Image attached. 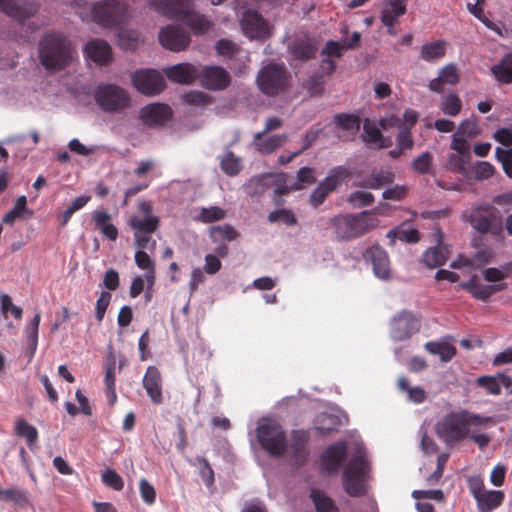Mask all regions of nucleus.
<instances>
[{
  "mask_svg": "<svg viewBox=\"0 0 512 512\" xmlns=\"http://www.w3.org/2000/svg\"><path fill=\"white\" fill-rule=\"evenodd\" d=\"M74 48L71 40L63 33L50 31L39 41L38 56L47 71H61L73 59Z\"/></svg>",
  "mask_w": 512,
  "mask_h": 512,
  "instance_id": "1",
  "label": "nucleus"
},
{
  "mask_svg": "<svg viewBox=\"0 0 512 512\" xmlns=\"http://www.w3.org/2000/svg\"><path fill=\"white\" fill-rule=\"evenodd\" d=\"M370 470L366 450L359 445L353 452L343 471V485L351 497H359L367 492L366 480Z\"/></svg>",
  "mask_w": 512,
  "mask_h": 512,
  "instance_id": "2",
  "label": "nucleus"
},
{
  "mask_svg": "<svg viewBox=\"0 0 512 512\" xmlns=\"http://www.w3.org/2000/svg\"><path fill=\"white\" fill-rule=\"evenodd\" d=\"M330 223L335 229L337 239L349 241L376 228L379 220L370 211H362L358 214L335 216Z\"/></svg>",
  "mask_w": 512,
  "mask_h": 512,
  "instance_id": "3",
  "label": "nucleus"
},
{
  "mask_svg": "<svg viewBox=\"0 0 512 512\" xmlns=\"http://www.w3.org/2000/svg\"><path fill=\"white\" fill-rule=\"evenodd\" d=\"M470 432V420L465 411L450 412L435 424V433L447 446L453 447Z\"/></svg>",
  "mask_w": 512,
  "mask_h": 512,
  "instance_id": "4",
  "label": "nucleus"
},
{
  "mask_svg": "<svg viewBox=\"0 0 512 512\" xmlns=\"http://www.w3.org/2000/svg\"><path fill=\"white\" fill-rule=\"evenodd\" d=\"M259 444L270 456L282 457L287 450V437L282 426L274 421L261 423L256 428Z\"/></svg>",
  "mask_w": 512,
  "mask_h": 512,
  "instance_id": "5",
  "label": "nucleus"
},
{
  "mask_svg": "<svg viewBox=\"0 0 512 512\" xmlns=\"http://www.w3.org/2000/svg\"><path fill=\"white\" fill-rule=\"evenodd\" d=\"M94 99L97 105L108 113H121L131 104L128 92L115 84L99 85L95 89Z\"/></svg>",
  "mask_w": 512,
  "mask_h": 512,
  "instance_id": "6",
  "label": "nucleus"
},
{
  "mask_svg": "<svg viewBox=\"0 0 512 512\" xmlns=\"http://www.w3.org/2000/svg\"><path fill=\"white\" fill-rule=\"evenodd\" d=\"M351 170L345 166H337L333 168L329 175L325 177L313 190L310 195L309 202L317 208L324 203L327 196L342 185L350 176Z\"/></svg>",
  "mask_w": 512,
  "mask_h": 512,
  "instance_id": "7",
  "label": "nucleus"
},
{
  "mask_svg": "<svg viewBox=\"0 0 512 512\" xmlns=\"http://www.w3.org/2000/svg\"><path fill=\"white\" fill-rule=\"evenodd\" d=\"M287 79L285 67L271 63L260 70L257 84L265 95L275 96L286 88Z\"/></svg>",
  "mask_w": 512,
  "mask_h": 512,
  "instance_id": "8",
  "label": "nucleus"
},
{
  "mask_svg": "<svg viewBox=\"0 0 512 512\" xmlns=\"http://www.w3.org/2000/svg\"><path fill=\"white\" fill-rule=\"evenodd\" d=\"M93 20L104 27H112L122 23L127 14L125 5L117 0H104L93 6Z\"/></svg>",
  "mask_w": 512,
  "mask_h": 512,
  "instance_id": "9",
  "label": "nucleus"
},
{
  "mask_svg": "<svg viewBox=\"0 0 512 512\" xmlns=\"http://www.w3.org/2000/svg\"><path fill=\"white\" fill-rule=\"evenodd\" d=\"M132 82L141 94L157 95L166 87L163 76L155 69H142L133 73Z\"/></svg>",
  "mask_w": 512,
  "mask_h": 512,
  "instance_id": "10",
  "label": "nucleus"
},
{
  "mask_svg": "<svg viewBox=\"0 0 512 512\" xmlns=\"http://www.w3.org/2000/svg\"><path fill=\"white\" fill-rule=\"evenodd\" d=\"M190 34L181 25H168L159 32V42L171 51L185 50L190 44Z\"/></svg>",
  "mask_w": 512,
  "mask_h": 512,
  "instance_id": "11",
  "label": "nucleus"
},
{
  "mask_svg": "<svg viewBox=\"0 0 512 512\" xmlns=\"http://www.w3.org/2000/svg\"><path fill=\"white\" fill-rule=\"evenodd\" d=\"M200 84L209 90H223L231 82L230 74L220 66H205L198 70Z\"/></svg>",
  "mask_w": 512,
  "mask_h": 512,
  "instance_id": "12",
  "label": "nucleus"
},
{
  "mask_svg": "<svg viewBox=\"0 0 512 512\" xmlns=\"http://www.w3.org/2000/svg\"><path fill=\"white\" fill-rule=\"evenodd\" d=\"M420 327L419 320L408 311H401L391 322V334L397 341L409 339Z\"/></svg>",
  "mask_w": 512,
  "mask_h": 512,
  "instance_id": "13",
  "label": "nucleus"
},
{
  "mask_svg": "<svg viewBox=\"0 0 512 512\" xmlns=\"http://www.w3.org/2000/svg\"><path fill=\"white\" fill-rule=\"evenodd\" d=\"M348 455L347 443L345 441H337L329 445L321 455V467L328 474L337 473Z\"/></svg>",
  "mask_w": 512,
  "mask_h": 512,
  "instance_id": "14",
  "label": "nucleus"
},
{
  "mask_svg": "<svg viewBox=\"0 0 512 512\" xmlns=\"http://www.w3.org/2000/svg\"><path fill=\"white\" fill-rule=\"evenodd\" d=\"M241 26L250 39H264L270 35L267 21L256 11H247L241 20Z\"/></svg>",
  "mask_w": 512,
  "mask_h": 512,
  "instance_id": "15",
  "label": "nucleus"
},
{
  "mask_svg": "<svg viewBox=\"0 0 512 512\" xmlns=\"http://www.w3.org/2000/svg\"><path fill=\"white\" fill-rule=\"evenodd\" d=\"M37 10V5L32 1H25L20 4V0H0V11L19 23H24L25 20L34 16Z\"/></svg>",
  "mask_w": 512,
  "mask_h": 512,
  "instance_id": "16",
  "label": "nucleus"
},
{
  "mask_svg": "<svg viewBox=\"0 0 512 512\" xmlns=\"http://www.w3.org/2000/svg\"><path fill=\"white\" fill-rule=\"evenodd\" d=\"M380 20L388 28L390 35H395L394 26L398 18L406 13L407 0H384Z\"/></svg>",
  "mask_w": 512,
  "mask_h": 512,
  "instance_id": "17",
  "label": "nucleus"
},
{
  "mask_svg": "<svg viewBox=\"0 0 512 512\" xmlns=\"http://www.w3.org/2000/svg\"><path fill=\"white\" fill-rule=\"evenodd\" d=\"M172 116L171 108L162 103L149 104L140 111L144 124L152 127L165 124Z\"/></svg>",
  "mask_w": 512,
  "mask_h": 512,
  "instance_id": "18",
  "label": "nucleus"
},
{
  "mask_svg": "<svg viewBox=\"0 0 512 512\" xmlns=\"http://www.w3.org/2000/svg\"><path fill=\"white\" fill-rule=\"evenodd\" d=\"M364 258L370 261L373 266L374 274L381 279H388L390 276V262L387 252L376 245L369 248L364 253Z\"/></svg>",
  "mask_w": 512,
  "mask_h": 512,
  "instance_id": "19",
  "label": "nucleus"
},
{
  "mask_svg": "<svg viewBox=\"0 0 512 512\" xmlns=\"http://www.w3.org/2000/svg\"><path fill=\"white\" fill-rule=\"evenodd\" d=\"M143 387L145 388L147 395L155 405L163 403L162 394V377L161 373L155 366H149L143 377Z\"/></svg>",
  "mask_w": 512,
  "mask_h": 512,
  "instance_id": "20",
  "label": "nucleus"
},
{
  "mask_svg": "<svg viewBox=\"0 0 512 512\" xmlns=\"http://www.w3.org/2000/svg\"><path fill=\"white\" fill-rule=\"evenodd\" d=\"M460 286L474 298L487 301L496 292L504 290L507 285L506 283L484 285L478 281L477 275H473L467 282H462Z\"/></svg>",
  "mask_w": 512,
  "mask_h": 512,
  "instance_id": "21",
  "label": "nucleus"
},
{
  "mask_svg": "<svg viewBox=\"0 0 512 512\" xmlns=\"http://www.w3.org/2000/svg\"><path fill=\"white\" fill-rule=\"evenodd\" d=\"M317 50L316 41L308 36H302L294 39L289 46V53L293 59L301 62H306L315 58Z\"/></svg>",
  "mask_w": 512,
  "mask_h": 512,
  "instance_id": "22",
  "label": "nucleus"
},
{
  "mask_svg": "<svg viewBox=\"0 0 512 512\" xmlns=\"http://www.w3.org/2000/svg\"><path fill=\"white\" fill-rule=\"evenodd\" d=\"M395 180V174L391 169L374 170L367 177L354 183V186L364 189L378 190L390 186Z\"/></svg>",
  "mask_w": 512,
  "mask_h": 512,
  "instance_id": "23",
  "label": "nucleus"
},
{
  "mask_svg": "<svg viewBox=\"0 0 512 512\" xmlns=\"http://www.w3.org/2000/svg\"><path fill=\"white\" fill-rule=\"evenodd\" d=\"M198 70L190 63H180L167 68L165 73L171 81L182 85H189L198 79Z\"/></svg>",
  "mask_w": 512,
  "mask_h": 512,
  "instance_id": "24",
  "label": "nucleus"
},
{
  "mask_svg": "<svg viewBox=\"0 0 512 512\" xmlns=\"http://www.w3.org/2000/svg\"><path fill=\"white\" fill-rule=\"evenodd\" d=\"M87 57L99 65H106L112 59L111 46L102 39H93L85 47Z\"/></svg>",
  "mask_w": 512,
  "mask_h": 512,
  "instance_id": "25",
  "label": "nucleus"
},
{
  "mask_svg": "<svg viewBox=\"0 0 512 512\" xmlns=\"http://www.w3.org/2000/svg\"><path fill=\"white\" fill-rule=\"evenodd\" d=\"M92 220L95 228L108 240L116 241L119 232L117 227L112 223L111 215L105 210H95L92 213Z\"/></svg>",
  "mask_w": 512,
  "mask_h": 512,
  "instance_id": "26",
  "label": "nucleus"
},
{
  "mask_svg": "<svg viewBox=\"0 0 512 512\" xmlns=\"http://www.w3.org/2000/svg\"><path fill=\"white\" fill-rule=\"evenodd\" d=\"M491 74L500 84L512 83V52L502 56L500 61L490 68Z\"/></svg>",
  "mask_w": 512,
  "mask_h": 512,
  "instance_id": "27",
  "label": "nucleus"
},
{
  "mask_svg": "<svg viewBox=\"0 0 512 512\" xmlns=\"http://www.w3.org/2000/svg\"><path fill=\"white\" fill-rule=\"evenodd\" d=\"M448 248L439 241V243L431 248H428L423 256L422 261L428 268H437L446 263L448 260Z\"/></svg>",
  "mask_w": 512,
  "mask_h": 512,
  "instance_id": "28",
  "label": "nucleus"
},
{
  "mask_svg": "<svg viewBox=\"0 0 512 512\" xmlns=\"http://www.w3.org/2000/svg\"><path fill=\"white\" fill-rule=\"evenodd\" d=\"M236 142L237 139L227 146L225 154L220 159L221 170L230 177L237 176L243 168L242 159L230 150Z\"/></svg>",
  "mask_w": 512,
  "mask_h": 512,
  "instance_id": "29",
  "label": "nucleus"
},
{
  "mask_svg": "<svg viewBox=\"0 0 512 512\" xmlns=\"http://www.w3.org/2000/svg\"><path fill=\"white\" fill-rule=\"evenodd\" d=\"M447 50V43L444 40H436L425 43L420 49V58L426 62H437L442 59Z\"/></svg>",
  "mask_w": 512,
  "mask_h": 512,
  "instance_id": "30",
  "label": "nucleus"
},
{
  "mask_svg": "<svg viewBox=\"0 0 512 512\" xmlns=\"http://www.w3.org/2000/svg\"><path fill=\"white\" fill-rule=\"evenodd\" d=\"M504 497L505 495L502 491L486 490L481 495H477L475 500L481 512H491L502 504Z\"/></svg>",
  "mask_w": 512,
  "mask_h": 512,
  "instance_id": "31",
  "label": "nucleus"
},
{
  "mask_svg": "<svg viewBox=\"0 0 512 512\" xmlns=\"http://www.w3.org/2000/svg\"><path fill=\"white\" fill-rule=\"evenodd\" d=\"M160 219L155 215H147L144 218L132 216L129 219V226L133 232L138 233H154L158 230Z\"/></svg>",
  "mask_w": 512,
  "mask_h": 512,
  "instance_id": "32",
  "label": "nucleus"
},
{
  "mask_svg": "<svg viewBox=\"0 0 512 512\" xmlns=\"http://www.w3.org/2000/svg\"><path fill=\"white\" fill-rule=\"evenodd\" d=\"M310 498L316 512H340L334 500L320 489L313 488L310 491Z\"/></svg>",
  "mask_w": 512,
  "mask_h": 512,
  "instance_id": "33",
  "label": "nucleus"
},
{
  "mask_svg": "<svg viewBox=\"0 0 512 512\" xmlns=\"http://www.w3.org/2000/svg\"><path fill=\"white\" fill-rule=\"evenodd\" d=\"M41 321V313L34 315L33 319L26 325L24 333L27 347L29 349V358H33L38 346V331Z\"/></svg>",
  "mask_w": 512,
  "mask_h": 512,
  "instance_id": "34",
  "label": "nucleus"
},
{
  "mask_svg": "<svg viewBox=\"0 0 512 512\" xmlns=\"http://www.w3.org/2000/svg\"><path fill=\"white\" fill-rule=\"evenodd\" d=\"M424 348L432 355H439L442 362H449L456 355V348L448 342L430 341Z\"/></svg>",
  "mask_w": 512,
  "mask_h": 512,
  "instance_id": "35",
  "label": "nucleus"
},
{
  "mask_svg": "<svg viewBox=\"0 0 512 512\" xmlns=\"http://www.w3.org/2000/svg\"><path fill=\"white\" fill-rule=\"evenodd\" d=\"M338 424V417L329 413H321L314 421V428L320 436H326L336 431Z\"/></svg>",
  "mask_w": 512,
  "mask_h": 512,
  "instance_id": "36",
  "label": "nucleus"
},
{
  "mask_svg": "<svg viewBox=\"0 0 512 512\" xmlns=\"http://www.w3.org/2000/svg\"><path fill=\"white\" fill-rule=\"evenodd\" d=\"M209 235L214 243L230 242L239 237L238 231L228 224L211 227Z\"/></svg>",
  "mask_w": 512,
  "mask_h": 512,
  "instance_id": "37",
  "label": "nucleus"
},
{
  "mask_svg": "<svg viewBox=\"0 0 512 512\" xmlns=\"http://www.w3.org/2000/svg\"><path fill=\"white\" fill-rule=\"evenodd\" d=\"M15 432L19 437L26 439L31 450L34 449L38 440V431L33 425L20 418L15 423Z\"/></svg>",
  "mask_w": 512,
  "mask_h": 512,
  "instance_id": "38",
  "label": "nucleus"
},
{
  "mask_svg": "<svg viewBox=\"0 0 512 512\" xmlns=\"http://www.w3.org/2000/svg\"><path fill=\"white\" fill-rule=\"evenodd\" d=\"M118 45L126 51L135 50L140 43V34L133 29L121 28L117 33Z\"/></svg>",
  "mask_w": 512,
  "mask_h": 512,
  "instance_id": "39",
  "label": "nucleus"
},
{
  "mask_svg": "<svg viewBox=\"0 0 512 512\" xmlns=\"http://www.w3.org/2000/svg\"><path fill=\"white\" fill-rule=\"evenodd\" d=\"M308 440L309 437L305 431H293L290 448L297 461H303L306 458V445Z\"/></svg>",
  "mask_w": 512,
  "mask_h": 512,
  "instance_id": "40",
  "label": "nucleus"
},
{
  "mask_svg": "<svg viewBox=\"0 0 512 512\" xmlns=\"http://www.w3.org/2000/svg\"><path fill=\"white\" fill-rule=\"evenodd\" d=\"M470 223L472 227L481 234L491 232L494 235L501 234L502 228L499 226L491 229V218L483 213L476 212L471 215Z\"/></svg>",
  "mask_w": 512,
  "mask_h": 512,
  "instance_id": "41",
  "label": "nucleus"
},
{
  "mask_svg": "<svg viewBox=\"0 0 512 512\" xmlns=\"http://www.w3.org/2000/svg\"><path fill=\"white\" fill-rule=\"evenodd\" d=\"M287 140L286 134L272 135L264 140H255V145L259 152L269 154L281 147Z\"/></svg>",
  "mask_w": 512,
  "mask_h": 512,
  "instance_id": "42",
  "label": "nucleus"
},
{
  "mask_svg": "<svg viewBox=\"0 0 512 512\" xmlns=\"http://www.w3.org/2000/svg\"><path fill=\"white\" fill-rule=\"evenodd\" d=\"M334 122L337 126L344 130L356 133L360 129L361 119L354 114L339 113L334 117Z\"/></svg>",
  "mask_w": 512,
  "mask_h": 512,
  "instance_id": "43",
  "label": "nucleus"
},
{
  "mask_svg": "<svg viewBox=\"0 0 512 512\" xmlns=\"http://www.w3.org/2000/svg\"><path fill=\"white\" fill-rule=\"evenodd\" d=\"M134 258L136 265L140 269L146 271V279L148 281H153L155 274V264L150 256L144 250H138L136 251Z\"/></svg>",
  "mask_w": 512,
  "mask_h": 512,
  "instance_id": "44",
  "label": "nucleus"
},
{
  "mask_svg": "<svg viewBox=\"0 0 512 512\" xmlns=\"http://www.w3.org/2000/svg\"><path fill=\"white\" fill-rule=\"evenodd\" d=\"M398 387L400 390L407 392L408 397L415 403H423L426 399V393L421 387H410L406 377L398 379Z\"/></svg>",
  "mask_w": 512,
  "mask_h": 512,
  "instance_id": "45",
  "label": "nucleus"
},
{
  "mask_svg": "<svg viewBox=\"0 0 512 512\" xmlns=\"http://www.w3.org/2000/svg\"><path fill=\"white\" fill-rule=\"evenodd\" d=\"M387 237L390 239V244L394 245L395 240L399 239L407 243H416L420 240L419 231L416 229L410 230H390L387 233Z\"/></svg>",
  "mask_w": 512,
  "mask_h": 512,
  "instance_id": "46",
  "label": "nucleus"
},
{
  "mask_svg": "<svg viewBox=\"0 0 512 512\" xmlns=\"http://www.w3.org/2000/svg\"><path fill=\"white\" fill-rule=\"evenodd\" d=\"M25 211H27V199L25 196H20L17 198L14 207L3 217L2 222L12 225Z\"/></svg>",
  "mask_w": 512,
  "mask_h": 512,
  "instance_id": "47",
  "label": "nucleus"
},
{
  "mask_svg": "<svg viewBox=\"0 0 512 512\" xmlns=\"http://www.w3.org/2000/svg\"><path fill=\"white\" fill-rule=\"evenodd\" d=\"M510 273H512V262L503 265L501 269L494 267L485 269L484 279L488 282H501Z\"/></svg>",
  "mask_w": 512,
  "mask_h": 512,
  "instance_id": "48",
  "label": "nucleus"
},
{
  "mask_svg": "<svg viewBox=\"0 0 512 512\" xmlns=\"http://www.w3.org/2000/svg\"><path fill=\"white\" fill-rule=\"evenodd\" d=\"M268 221L271 223L283 222L287 226H294L297 224L295 214L288 209H277L269 213Z\"/></svg>",
  "mask_w": 512,
  "mask_h": 512,
  "instance_id": "49",
  "label": "nucleus"
},
{
  "mask_svg": "<svg viewBox=\"0 0 512 512\" xmlns=\"http://www.w3.org/2000/svg\"><path fill=\"white\" fill-rule=\"evenodd\" d=\"M462 102L458 95L448 94L442 101L441 110L444 114L449 116H456L460 113Z\"/></svg>",
  "mask_w": 512,
  "mask_h": 512,
  "instance_id": "50",
  "label": "nucleus"
},
{
  "mask_svg": "<svg viewBox=\"0 0 512 512\" xmlns=\"http://www.w3.org/2000/svg\"><path fill=\"white\" fill-rule=\"evenodd\" d=\"M374 200L372 193L359 190L352 192L347 198L349 204L358 208L370 206L374 203Z\"/></svg>",
  "mask_w": 512,
  "mask_h": 512,
  "instance_id": "51",
  "label": "nucleus"
},
{
  "mask_svg": "<svg viewBox=\"0 0 512 512\" xmlns=\"http://www.w3.org/2000/svg\"><path fill=\"white\" fill-rule=\"evenodd\" d=\"M316 178L314 175V170L309 167H302L297 172V180L291 186L292 190H301L305 185H310L315 182Z\"/></svg>",
  "mask_w": 512,
  "mask_h": 512,
  "instance_id": "52",
  "label": "nucleus"
},
{
  "mask_svg": "<svg viewBox=\"0 0 512 512\" xmlns=\"http://www.w3.org/2000/svg\"><path fill=\"white\" fill-rule=\"evenodd\" d=\"M216 51L219 55L232 59L240 52V48L231 40L221 39L216 44Z\"/></svg>",
  "mask_w": 512,
  "mask_h": 512,
  "instance_id": "53",
  "label": "nucleus"
},
{
  "mask_svg": "<svg viewBox=\"0 0 512 512\" xmlns=\"http://www.w3.org/2000/svg\"><path fill=\"white\" fill-rule=\"evenodd\" d=\"M496 159L502 164L505 174L512 179V149H503L497 147L495 149Z\"/></svg>",
  "mask_w": 512,
  "mask_h": 512,
  "instance_id": "54",
  "label": "nucleus"
},
{
  "mask_svg": "<svg viewBox=\"0 0 512 512\" xmlns=\"http://www.w3.org/2000/svg\"><path fill=\"white\" fill-rule=\"evenodd\" d=\"M187 23L196 34L209 30L211 23L203 15L191 14L187 16Z\"/></svg>",
  "mask_w": 512,
  "mask_h": 512,
  "instance_id": "55",
  "label": "nucleus"
},
{
  "mask_svg": "<svg viewBox=\"0 0 512 512\" xmlns=\"http://www.w3.org/2000/svg\"><path fill=\"white\" fill-rule=\"evenodd\" d=\"M432 162L433 157L431 153L426 151L413 160L412 168L420 174H428L430 172Z\"/></svg>",
  "mask_w": 512,
  "mask_h": 512,
  "instance_id": "56",
  "label": "nucleus"
},
{
  "mask_svg": "<svg viewBox=\"0 0 512 512\" xmlns=\"http://www.w3.org/2000/svg\"><path fill=\"white\" fill-rule=\"evenodd\" d=\"M102 482L106 486H108L116 491H120L124 487V481H123L122 477L113 469H107L103 472Z\"/></svg>",
  "mask_w": 512,
  "mask_h": 512,
  "instance_id": "57",
  "label": "nucleus"
},
{
  "mask_svg": "<svg viewBox=\"0 0 512 512\" xmlns=\"http://www.w3.org/2000/svg\"><path fill=\"white\" fill-rule=\"evenodd\" d=\"M348 50L344 43L329 40L321 51V55L329 58H341L343 51Z\"/></svg>",
  "mask_w": 512,
  "mask_h": 512,
  "instance_id": "58",
  "label": "nucleus"
},
{
  "mask_svg": "<svg viewBox=\"0 0 512 512\" xmlns=\"http://www.w3.org/2000/svg\"><path fill=\"white\" fill-rule=\"evenodd\" d=\"M226 216L225 210L220 207L211 206L208 208H202L200 213V219L204 223H212L224 219Z\"/></svg>",
  "mask_w": 512,
  "mask_h": 512,
  "instance_id": "59",
  "label": "nucleus"
},
{
  "mask_svg": "<svg viewBox=\"0 0 512 512\" xmlns=\"http://www.w3.org/2000/svg\"><path fill=\"white\" fill-rule=\"evenodd\" d=\"M197 462L201 465L200 467V476L204 481L207 487H211L214 484V471L209 464L208 460L204 457L198 456L196 458Z\"/></svg>",
  "mask_w": 512,
  "mask_h": 512,
  "instance_id": "60",
  "label": "nucleus"
},
{
  "mask_svg": "<svg viewBox=\"0 0 512 512\" xmlns=\"http://www.w3.org/2000/svg\"><path fill=\"white\" fill-rule=\"evenodd\" d=\"M469 160L470 156L452 153L447 159V166L451 171L463 173L465 171V165Z\"/></svg>",
  "mask_w": 512,
  "mask_h": 512,
  "instance_id": "61",
  "label": "nucleus"
},
{
  "mask_svg": "<svg viewBox=\"0 0 512 512\" xmlns=\"http://www.w3.org/2000/svg\"><path fill=\"white\" fill-rule=\"evenodd\" d=\"M184 100L194 106H206L212 102L211 97L202 91H191L184 96Z\"/></svg>",
  "mask_w": 512,
  "mask_h": 512,
  "instance_id": "62",
  "label": "nucleus"
},
{
  "mask_svg": "<svg viewBox=\"0 0 512 512\" xmlns=\"http://www.w3.org/2000/svg\"><path fill=\"white\" fill-rule=\"evenodd\" d=\"M477 384L485 388L489 394L499 395L501 393L500 383L495 377L481 376L477 379Z\"/></svg>",
  "mask_w": 512,
  "mask_h": 512,
  "instance_id": "63",
  "label": "nucleus"
},
{
  "mask_svg": "<svg viewBox=\"0 0 512 512\" xmlns=\"http://www.w3.org/2000/svg\"><path fill=\"white\" fill-rule=\"evenodd\" d=\"M396 142L397 146L403 151L412 149L414 141L409 127L404 126L401 128L397 134Z\"/></svg>",
  "mask_w": 512,
  "mask_h": 512,
  "instance_id": "64",
  "label": "nucleus"
}]
</instances>
